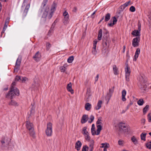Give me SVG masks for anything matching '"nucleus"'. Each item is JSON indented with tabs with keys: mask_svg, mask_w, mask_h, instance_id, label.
<instances>
[{
	"mask_svg": "<svg viewBox=\"0 0 151 151\" xmlns=\"http://www.w3.org/2000/svg\"><path fill=\"white\" fill-rule=\"evenodd\" d=\"M74 60V57L73 56H71L69 57L67 60L68 62L69 63H71Z\"/></svg>",
	"mask_w": 151,
	"mask_h": 151,
	"instance_id": "nucleus-35",
	"label": "nucleus"
},
{
	"mask_svg": "<svg viewBox=\"0 0 151 151\" xmlns=\"http://www.w3.org/2000/svg\"><path fill=\"white\" fill-rule=\"evenodd\" d=\"M97 42V41L96 40H94L93 41V47H96V45Z\"/></svg>",
	"mask_w": 151,
	"mask_h": 151,
	"instance_id": "nucleus-58",
	"label": "nucleus"
},
{
	"mask_svg": "<svg viewBox=\"0 0 151 151\" xmlns=\"http://www.w3.org/2000/svg\"><path fill=\"white\" fill-rule=\"evenodd\" d=\"M77 9L76 7H74L73 9V11L74 12H76L77 11Z\"/></svg>",
	"mask_w": 151,
	"mask_h": 151,
	"instance_id": "nucleus-64",
	"label": "nucleus"
},
{
	"mask_svg": "<svg viewBox=\"0 0 151 151\" xmlns=\"http://www.w3.org/2000/svg\"><path fill=\"white\" fill-rule=\"evenodd\" d=\"M141 123L144 124L145 123V119H142L141 120Z\"/></svg>",
	"mask_w": 151,
	"mask_h": 151,
	"instance_id": "nucleus-63",
	"label": "nucleus"
},
{
	"mask_svg": "<svg viewBox=\"0 0 151 151\" xmlns=\"http://www.w3.org/2000/svg\"><path fill=\"white\" fill-rule=\"evenodd\" d=\"M7 139V137H4L1 140L2 144L1 146L6 147L8 145L9 143L8 142Z\"/></svg>",
	"mask_w": 151,
	"mask_h": 151,
	"instance_id": "nucleus-12",
	"label": "nucleus"
},
{
	"mask_svg": "<svg viewBox=\"0 0 151 151\" xmlns=\"http://www.w3.org/2000/svg\"><path fill=\"white\" fill-rule=\"evenodd\" d=\"M146 145L147 148L151 149V141L147 143Z\"/></svg>",
	"mask_w": 151,
	"mask_h": 151,
	"instance_id": "nucleus-40",
	"label": "nucleus"
},
{
	"mask_svg": "<svg viewBox=\"0 0 151 151\" xmlns=\"http://www.w3.org/2000/svg\"><path fill=\"white\" fill-rule=\"evenodd\" d=\"M141 25L140 23H139L138 24V29L137 31L140 32L141 30Z\"/></svg>",
	"mask_w": 151,
	"mask_h": 151,
	"instance_id": "nucleus-59",
	"label": "nucleus"
},
{
	"mask_svg": "<svg viewBox=\"0 0 151 151\" xmlns=\"http://www.w3.org/2000/svg\"><path fill=\"white\" fill-rule=\"evenodd\" d=\"M9 105L17 106V103L15 101L12 100L9 104Z\"/></svg>",
	"mask_w": 151,
	"mask_h": 151,
	"instance_id": "nucleus-29",
	"label": "nucleus"
},
{
	"mask_svg": "<svg viewBox=\"0 0 151 151\" xmlns=\"http://www.w3.org/2000/svg\"><path fill=\"white\" fill-rule=\"evenodd\" d=\"M60 69L61 72L63 73L66 70V68H65L64 67H63V66H60Z\"/></svg>",
	"mask_w": 151,
	"mask_h": 151,
	"instance_id": "nucleus-45",
	"label": "nucleus"
},
{
	"mask_svg": "<svg viewBox=\"0 0 151 151\" xmlns=\"http://www.w3.org/2000/svg\"><path fill=\"white\" fill-rule=\"evenodd\" d=\"M129 10L132 12H134L135 11V8L134 6H131L129 8Z\"/></svg>",
	"mask_w": 151,
	"mask_h": 151,
	"instance_id": "nucleus-49",
	"label": "nucleus"
},
{
	"mask_svg": "<svg viewBox=\"0 0 151 151\" xmlns=\"http://www.w3.org/2000/svg\"><path fill=\"white\" fill-rule=\"evenodd\" d=\"M55 25V24H54V22L52 24V27H51L50 29V30L49 31V32H48V35H50V33H51L52 32V30H53V29L54 27V26Z\"/></svg>",
	"mask_w": 151,
	"mask_h": 151,
	"instance_id": "nucleus-46",
	"label": "nucleus"
},
{
	"mask_svg": "<svg viewBox=\"0 0 151 151\" xmlns=\"http://www.w3.org/2000/svg\"><path fill=\"white\" fill-rule=\"evenodd\" d=\"M84 135L85 136L86 139V141H89L90 140V137L89 136V133L84 134Z\"/></svg>",
	"mask_w": 151,
	"mask_h": 151,
	"instance_id": "nucleus-43",
	"label": "nucleus"
},
{
	"mask_svg": "<svg viewBox=\"0 0 151 151\" xmlns=\"http://www.w3.org/2000/svg\"><path fill=\"white\" fill-rule=\"evenodd\" d=\"M90 120L88 121V122L89 123H91L94 119V117L93 115H91L89 118Z\"/></svg>",
	"mask_w": 151,
	"mask_h": 151,
	"instance_id": "nucleus-47",
	"label": "nucleus"
},
{
	"mask_svg": "<svg viewBox=\"0 0 151 151\" xmlns=\"http://www.w3.org/2000/svg\"><path fill=\"white\" fill-rule=\"evenodd\" d=\"M109 47L103 46L102 50V53L104 55H106L109 52Z\"/></svg>",
	"mask_w": 151,
	"mask_h": 151,
	"instance_id": "nucleus-16",
	"label": "nucleus"
},
{
	"mask_svg": "<svg viewBox=\"0 0 151 151\" xmlns=\"http://www.w3.org/2000/svg\"><path fill=\"white\" fill-rule=\"evenodd\" d=\"M114 87H113L109 89V93L107 94L106 97L108 99V101H109L111 98L112 95L114 91Z\"/></svg>",
	"mask_w": 151,
	"mask_h": 151,
	"instance_id": "nucleus-13",
	"label": "nucleus"
},
{
	"mask_svg": "<svg viewBox=\"0 0 151 151\" xmlns=\"http://www.w3.org/2000/svg\"><path fill=\"white\" fill-rule=\"evenodd\" d=\"M140 48H137L136 51L135 52V55H139V54L140 53Z\"/></svg>",
	"mask_w": 151,
	"mask_h": 151,
	"instance_id": "nucleus-52",
	"label": "nucleus"
},
{
	"mask_svg": "<svg viewBox=\"0 0 151 151\" xmlns=\"http://www.w3.org/2000/svg\"><path fill=\"white\" fill-rule=\"evenodd\" d=\"M113 69L114 73L115 75H117L119 74L118 69L117 68L116 65H113Z\"/></svg>",
	"mask_w": 151,
	"mask_h": 151,
	"instance_id": "nucleus-20",
	"label": "nucleus"
},
{
	"mask_svg": "<svg viewBox=\"0 0 151 151\" xmlns=\"http://www.w3.org/2000/svg\"><path fill=\"white\" fill-rule=\"evenodd\" d=\"M27 79V78L26 77H21L20 81L22 82H24Z\"/></svg>",
	"mask_w": 151,
	"mask_h": 151,
	"instance_id": "nucleus-53",
	"label": "nucleus"
},
{
	"mask_svg": "<svg viewBox=\"0 0 151 151\" xmlns=\"http://www.w3.org/2000/svg\"><path fill=\"white\" fill-rule=\"evenodd\" d=\"M110 40L107 37L103 38V39L102 45L103 46L109 47Z\"/></svg>",
	"mask_w": 151,
	"mask_h": 151,
	"instance_id": "nucleus-7",
	"label": "nucleus"
},
{
	"mask_svg": "<svg viewBox=\"0 0 151 151\" xmlns=\"http://www.w3.org/2000/svg\"><path fill=\"white\" fill-rule=\"evenodd\" d=\"M30 7V4H28L26 6L25 9L24 10V13L25 14V16H26V15L27 14V12L28 11V9Z\"/></svg>",
	"mask_w": 151,
	"mask_h": 151,
	"instance_id": "nucleus-34",
	"label": "nucleus"
},
{
	"mask_svg": "<svg viewBox=\"0 0 151 151\" xmlns=\"http://www.w3.org/2000/svg\"><path fill=\"white\" fill-rule=\"evenodd\" d=\"M94 141L93 140H90V144L89 145V147L90 148H93L94 145Z\"/></svg>",
	"mask_w": 151,
	"mask_h": 151,
	"instance_id": "nucleus-37",
	"label": "nucleus"
},
{
	"mask_svg": "<svg viewBox=\"0 0 151 151\" xmlns=\"http://www.w3.org/2000/svg\"><path fill=\"white\" fill-rule=\"evenodd\" d=\"M130 1H129L126 2L121 6V9H124L127 6L130 4Z\"/></svg>",
	"mask_w": 151,
	"mask_h": 151,
	"instance_id": "nucleus-25",
	"label": "nucleus"
},
{
	"mask_svg": "<svg viewBox=\"0 0 151 151\" xmlns=\"http://www.w3.org/2000/svg\"><path fill=\"white\" fill-rule=\"evenodd\" d=\"M132 34L134 36H138L139 37L140 36V32L137 30H134L132 32Z\"/></svg>",
	"mask_w": 151,
	"mask_h": 151,
	"instance_id": "nucleus-22",
	"label": "nucleus"
},
{
	"mask_svg": "<svg viewBox=\"0 0 151 151\" xmlns=\"http://www.w3.org/2000/svg\"><path fill=\"white\" fill-rule=\"evenodd\" d=\"M102 104V101L101 100H99L97 106L95 107V108L96 110L99 109L101 107V105Z\"/></svg>",
	"mask_w": 151,
	"mask_h": 151,
	"instance_id": "nucleus-24",
	"label": "nucleus"
},
{
	"mask_svg": "<svg viewBox=\"0 0 151 151\" xmlns=\"http://www.w3.org/2000/svg\"><path fill=\"white\" fill-rule=\"evenodd\" d=\"M119 128L123 129L125 132H128L129 129L126 128L124 124L121 122L119 123Z\"/></svg>",
	"mask_w": 151,
	"mask_h": 151,
	"instance_id": "nucleus-11",
	"label": "nucleus"
},
{
	"mask_svg": "<svg viewBox=\"0 0 151 151\" xmlns=\"http://www.w3.org/2000/svg\"><path fill=\"white\" fill-rule=\"evenodd\" d=\"M21 77L20 76H16L15 78V81H18L19 80L20 81L21 79Z\"/></svg>",
	"mask_w": 151,
	"mask_h": 151,
	"instance_id": "nucleus-55",
	"label": "nucleus"
},
{
	"mask_svg": "<svg viewBox=\"0 0 151 151\" xmlns=\"http://www.w3.org/2000/svg\"><path fill=\"white\" fill-rule=\"evenodd\" d=\"M139 81H140L141 82H143L144 81H143V77L141 76L139 77Z\"/></svg>",
	"mask_w": 151,
	"mask_h": 151,
	"instance_id": "nucleus-62",
	"label": "nucleus"
},
{
	"mask_svg": "<svg viewBox=\"0 0 151 151\" xmlns=\"http://www.w3.org/2000/svg\"><path fill=\"white\" fill-rule=\"evenodd\" d=\"M13 82L12 84L11 88L9 93L6 95V97L7 98L12 99L15 96H18L19 95V91L17 88L15 87L16 82Z\"/></svg>",
	"mask_w": 151,
	"mask_h": 151,
	"instance_id": "nucleus-2",
	"label": "nucleus"
},
{
	"mask_svg": "<svg viewBox=\"0 0 151 151\" xmlns=\"http://www.w3.org/2000/svg\"><path fill=\"white\" fill-rule=\"evenodd\" d=\"M141 89L142 91H146L148 89L147 86L146 84L144 85L141 88Z\"/></svg>",
	"mask_w": 151,
	"mask_h": 151,
	"instance_id": "nucleus-41",
	"label": "nucleus"
},
{
	"mask_svg": "<svg viewBox=\"0 0 151 151\" xmlns=\"http://www.w3.org/2000/svg\"><path fill=\"white\" fill-rule=\"evenodd\" d=\"M96 47H93V49L92 50V53L94 55H96L97 53V51L96 49Z\"/></svg>",
	"mask_w": 151,
	"mask_h": 151,
	"instance_id": "nucleus-44",
	"label": "nucleus"
},
{
	"mask_svg": "<svg viewBox=\"0 0 151 151\" xmlns=\"http://www.w3.org/2000/svg\"><path fill=\"white\" fill-rule=\"evenodd\" d=\"M139 55H135H135L134 56V61H136L137 58H138Z\"/></svg>",
	"mask_w": 151,
	"mask_h": 151,
	"instance_id": "nucleus-60",
	"label": "nucleus"
},
{
	"mask_svg": "<svg viewBox=\"0 0 151 151\" xmlns=\"http://www.w3.org/2000/svg\"><path fill=\"white\" fill-rule=\"evenodd\" d=\"M26 127L29 131L33 130L34 129V126L32 123L29 121H27L26 124Z\"/></svg>",
	"mask_w": 151,
	"mask_h": 151,
	"instance_id": "nucleus-8",
	"label": "nucleus"
},
{
	"mask_svg": "<svg viewBox=\"0 0 151 151\" xmlns=\"http://www.w3.org/2000/svg\"><path fill=\"white\" fill-rule=\"evenodd\" d=\"M140 40L139 37H136L134 38L132 40V45L134 47H136L139 46V43Z\"/></svg>",
	"mask_w": 151,
	"mask_h": 151,
	"instance_id": "nucleus-9",
	"label": "nucleus"
},
{
	"mask_svg": "<svg viewBox=\"0 0 151 151\" xmlns=\"http://www.w3.org/2000/svg\"><path fill=\"white\" fill-rule=\"evenodd\" d=\"M67 88L68 91L70 92L72 94L74 92L72 88V85L71 83H70L68 84Z\"/></svg>",
	"mask_w": 151,
	"mask_h": 151,
	"instance_id": "nucleus-18",
	"label": "nucleus"
},
{
	"mask_svg": "<svg viewBox=\"0 0 151 151\" xmlns=\"http://www.w3.org/2000/svg\"><path fill=\"white\" fill-rule=\"evenodd\" d=\"M87 128L86 127H84L83 128L82 130L83 132L82 133L83 135L88 133V132L87 131Z\"/></svg>",
	"mask_w": 151,
	"mask_h": 151,
	"instance_id": "nucleus-38",
	"label": "nucleus"
},
{
	"mask_svg": "<svg viewBox=\"0 0 151 151\" xmlns=\"http://www.w3.org/2000/svg\"><path fill=\"white\" fill-rule=\"evenodd\" d=\"M46 46L47 47V50H48L51 47V44L49 42H47L46 43Z\"/></svg>",
	"mask_w": 151,
	"mask_h": 151,
	"instance_id": "nucleus-51",
	"label": "nucleus"
},
{
	"mask_svg": "<svg viewBox=\"0 0 151 151\" xmlns=\"http://www.w3.org/2000/svg\"><path fill=\"white\" fill-rule=\"evenodd\" d=\"M99 74H97L96 76V77L95 78V82H96L97 81H98V78H99Z\"/></svg>",
	"mask_w": 151,
	"mask_h": 151,
	"instance_id": "nucleus-61",
	"label": "nucleus"
},
{
	"mask_svg": "<svg viewBox=\"0 0 151 151\" xmlns=\"http://www.w3.org/2000/svg\"><path fill=\"white\" fill-rule=\"evenodd\" d=\"M21 56H19L16 61L15 65L20 66L21 63Z\"/></svg>",
	"mask_w": 151,
	"mask_h": 151,
	"instance_id": "nucleus-26",
	"label": "nucleus"
},
{
	"mask_svg": "<svg viewBox=\"0 0 151 151\" xmlns=\"http://www.w3.org/2000/svg\"><path fill=\"white\" fill-rule=\"evenodd\" d=\"M9 18H7L6 19V21H5V24L3 28H5V29H6V28L7 27V26H8V24L9 23Z\"/></svg>",
	"mask_w": 151,
	"mask_h": 151,
	"instance_id": "nucleus-32",
	"label": "nucleus"
},
{
	"mask_svg": "<svg viewBox=\"0 0 151 151\" xmlns=\"http://www.w3.org/2000/svg\"><path fill=\"white\" fill-rule=\"evenodd\" d=\"M41 58V55L39 51H38L35 53L33 57V58L36 62H38L40 60Z\"/></svg>",
	"mask_w": 151,
	"mask_h": 151,
	"instance_id": "nucleus-10",
	"label": "nucleus"
},
{
	"mask_svg": "<svg viewBox=\"0 0 151 151\" xmlns=\"http://www.w3.org/2000/svg\"><path fill=\"white\" fill-rule=\"evenodd\" d=\"M97 129L96 132L95 131V128L94 124H92L91 128V132L92 135H98L99 134L100 132L102 129V126L101 125L97 126Z\"/></svg>",
	"mask_w": 151,
	"mask_h": 151,
	"instance_id": "nucleus-3",
	"label": "nucleus"
},
{
	"mask_svg": "<svg viewBox=\"0 0 151 151\" xmlns=\"http://www.w3.org/2000/svg\"><path fill=\"white\" fill-rule=\"evenodd\" d=\"M64 18L63 22L65 25H67L69 22V15L66 11H65L63 14Z\"/></svg>",
	"mask_w": 151,
	"mask_h": 151,
	"instance_id": "nucleus-6",
	"label": "nucleus"
},
{
	"mask_svg": "<svg viewBox=\"0 0 151 151\" xmlns=\"http://www.w3.org/2000/svg\"><path fill=\"white\" fill-rule=\"evenodd\" d=\"M91 96V94L90 92L89 91H87L86 94V98L87 99H88L90 98Z\"/></svg>",
	"mask_w": 151,
	"mask_h": 151,
	"instance_id": "nucleus-42",
	"label": "nucleus"
},
{
	"mask_svg": "<svg viewBox=\"0 0 151 151\" xmlns=\"http://www.w3.org/2000/svg\"><path fill=\"white\" fill-rule=\"evenodd\" d=\"M82 145V143L81 142L78 140L76 143L75 144V148L78 151L80 150Z\"/></svg>",
	"mask_w": 151,
	"mask_h": 151,
	"instance_id": "nucleus-17",
	"label": "nucleus"
},
{
	"mask_svg": "<svg viewBox=\"0 0 151 151\" xmlns=\"http://www.w3.org/2000/svg\"><path fill=\"white\" fill-rule=\"evenodd\" d=\"M131 140L135 145H136L138 144V141L136 138L134 136H132L131 138Z\"/></svg>",
	"mask_w": 151,
	"mask_h": 151,
	"instance_id": "nucleus-30",
	"label": "nucleus"
},
{
	"mask_svg": "<svg viewBox=\"0 0 151 151\" xmlns=\"http://www.w3.org/2000/svg\"><path fill=\"white\" fill-rule=\"evenodd\" d=\"M126 67L125 68V77L126 81H129V77L131 73V70L129 67L128 66L127 63H125Z\"/></svg>",
	"mask_w": 151,
	"mask_h": 151,
	"instance_id": "nucleus-5",
	"label": "nucleus"
},
{
	"mask_svg": "<svg viewBox=\"0 0 151 151\" xmlns=\"http://www.w3.org/2000/svg\"><path fill=\"white\" fill-rule=\"evenodd\" d=\"M126 91L125 90H124L122 91V100L123 101H126V99L125 96L126 94Z\"/></svg>",
	"mask_w": 151,
	"mask_h": 151,
	"instance_id": "nucleus-19",
	"label": "nucleus"
},
{
	"mask_svg": "<svg viewBox=\"0 0 151 151\" xmlns=\"http://www.w3.org/2000/svg\"><path fill=\"white\" fill-rule=\"evenodd\" d=\"M88 147L87 146H84L83 147L82 151H88Z\"/></svg>",
	"mask_w": 151,
	"mask_h": 151,
	"instance_id": "nucleus-48",
	"label": "nucleus"
},
{
	"mask_svg": "<svg viewBox=\"0 0 151 151\" xmlns=\"http://www.w3.org/2000/svg\"><path fill=\"white\" fill-rule=\"evenodd\" d=\"M52 124L51 123L49 122L47 124V127L45 132L47 136H52Z\"/></svg>",
	"mask_w": 151,
	"mask_h": 151,
	"instance_id": "nucleus-4",
	"label": "nucleus"
},
{
	"mask_svg": "<svg viewBox=\"0 0 151 151\" xmlns=\"http://www.w3.org/2000/svg\"><path fill=\"white\" fill-rule=\"evenodd\" d=\"M118 144L120 145H122L124 143V141L119 139L118 142Z\"/></svg>",
	"mask_w": 151,
	"mask_h": 151,
	"instance_id": "nucleus-54",
	"label": "nucleus"
},
{
	"mask_svg": "<svg viewBox=\"0 0 151 151\" xmlns=\"http://www.w3.org/2000/svg\"><path fill=\"white\" fill-rule=\"evenodd\" d=\"M88 119V115L84 114L83 115L81 119V122L82 124H84L86 122Z\"/></svg>",
	"mask_w": 151,
	"mask_h": 151,
	"instance_id": "nucleus-14",
	"label": "nucleus"
},
{
	"mask_svg": "<svg viewBox=\"0 0 151 151\" xmlns=\"http://www.w3.org/2000/svg\"><path fill=\"white\" fill-rule=\"evenodd\" d=\"M102 36V30L101 29H100L99 31L98 39L99 40H101Z\"/></svg>",
	"mask_w": 151,
	"mask_h": 151,
	"instance_id": "nucleus-23",
	"label": "nucleus"
},
{
	"mask_svg": "<svg viewBox=\"0 0 151 151\" xmlns=\"http://www.w3.org/2000/svg\"><path fill=\"white\" fill-rule=\"evenodd\" d=\"M29 134L30 136L32 137L33 139H35L36 138V136L34 129L33 130H31L29 131Z\"/></svg>",
	"mask_w": 151,
	"mask_h": 151,
	"instance_id": "nucleus-21",
	"label": "nucleus"
},
{
	"mask_svg": "<svg viewBox=\"0 0 151 151\" xmlns=\"http://www.w3.org/2000/svg\"><path fill=\"white\" fill-rule=\"evenodd\" d=\"M48 0H44L41 6V12L43 13L42 17L45 19L47 17L49 19H51L52 16L53 12L55 10V5L52 6L51 11H50L49 7L48 6L45 7V5Z\"/></svg>",
	"mask_w": 151,
	"mask_h": 151,
	"instance_id": "nucleus-1",
	"label": "nucleus"
},
{
	"mask_svg": "<svg viewBox=\"0 0 151 151\" xmlns=\"http://www.w3.org/2000/svg\"><path fill=\"white\" fill-rule=\"evenodd\" d=\"M113 21H111V20L110 21V22L108 24V25L110 27H111L113 26L116 23L117 21V20L115 17H113Z\"/></svg>",
	"mask_w": 151,
	"mask_h": 151,
	"instance_id": "nucleus-15",
	"label": "nucleus"
},
{
	"mask_svg": "<svg viewBox=\"0 0 151 151\" xmlns=\"http://www.w3.org/2000/svg\"><path fill=\"white\" fill-rule=\"evenodd\" d=\"M20 66L15 65L14 69V72L17 73L19 70Z\"/></svg>",
	"mask_w": 151,
	"mask_h": 151,
	"instance_id": "nucleus-39",
	"label": "nucleus"
},
{
	"mask_svg": "<svg viewBox=\"0 0 151 151\" xmlns=\"http://www.w3.org/2000/svg\"><path fill=\"white\" fill-rule=\"evenodd\" d=\"M101 118L100 117V118H99L98 119V120L96 122V124H101L102 123L101 122Z\"/></svg>",
	"mask_w": 151,
	"mask_h": 151,
	"instance_id": "nucleus-56",
	"label": "nucleus"
},
{
	"mask_svg": "<svg viewBox=\"0 0 151 151\" xmlns=\"http://www.w3.org/2000/svg\"><path fill=\"white\" fill-rule=\"evenodd\" d=\"M147 133H142L140 135L141 139L142 140L145 141L146 140V137Z\"/></svg>",
	"mask_w": 151,
	"mask_h": 151,
	"instance_id": "nucleus-27",
	"label": "nucleus"
},
{
	"mask_svg": "<svg viewBox=\"0 0 151 151\" xmlns=\"http://www.w3.org/2000/svg\"><path fill=\"white\" fill-rule=\"evenodd\" d=\"M149 105H147L143 109V111L144 114H145L147 111L149 109Z\"/></svg>",
	"mask_w": 151,
	"mask_h": 151,
	"instance_id": "nucleus-33",
	"label": "nucleus"
},
{
	"mask_svg": "<svg viewBox=\"0 0 151 151\" xmlns=\"http://www.w3.org/2000/svg\"><path fill=\"white\" fill-rule=\"evenodd\" d=\"M111 15L109 13L106 14L105 16L104 21L106 22L108 21L110 19Z\"/></svg>",
	"mask_w": 151,
	"mask_h": 151,
	"instance_id": "nucleus-31",
	"label": "nucleus"
},
{
	"mask_svg": "<svg viewBox=\"0 0 151 151\" xmlns=\"http://www.w3.org/2000/svg\"><path fill=\"white\" fill-rule=\"evenodd\" d=\"M101 146L100 147L101 148H104L107 147V146L109 145V144L107 143H102L101 144Z\"/></svg>",
	"mask_w": 151,
	"mask_h": 151,
	"instance_id": "nucleus-50",
	"label": "nucleus"
},
{
	"mask_svg": "<svg viewBox=\"0 0 151 151\" xmlns=\"http://www.w3.org/2000/svg\"><path fill=\"white\" fill-rule=\"evenodd\" d=\"M144 103V101L142 99H140L137 102V104H138V105L139 106L142 105Z\"/></svg>",
	"mask_w": 151,
	"mask_h": 151,
	"instance_id": "nucleus-36",
	"label": "nucleus"
},
{
	"mask_svg": "<svg viewBox=\"0 0 151 151\" xmlns=\"http://www.w3.org/2000/svg\"><path fill=\"white\" fill-rule=\"evenodd\" d=\"M148 121L150 122L151 121V113H149L148 115Z\"/></svg>",
	"mask_w": 151,
	"mask_h": 151,
	"instance_id": "nucleus-57",
	"label": "nucleus"
},
{
	"mask_svg": "<svg viewBox=\"0 0 151 151\" xmlns=\"http://www.w3.org/2000/svg\"><path fill=\"white\" fill-rule=\"evenodd\" d=\"M91 105L89 103H87L85 106V109L87 111H89L91 107Z\"/></svg>",
	"mask_w": 151,
	"mask_h": 151,
	"instance_id": "nucleus-28",
	"label": "nucleus"
}]
</instances>
